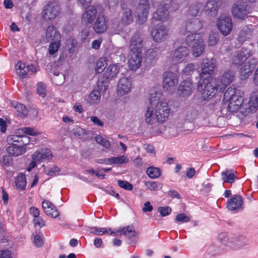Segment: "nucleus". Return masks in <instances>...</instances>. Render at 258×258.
I'll return each instance as SVG.
<instances>
[{
    "mask_svg": "<svg viewBox=\"0 0 258 258\" xmlns=\"http://www.w3.org/2000/svg\"><path fill=\"white\" fill-rule=\"evenodd\" d=\"M195 69L194 65L192 63H189L182 70L183 73L186 75H190Z\"/></svg>",
    "mask_w": 258,
    "mask_h": 258,
    "instance_id": "obj_60",
    "label": "nucleus"
},
{
    "mask_svg": "<svg viewBox=\"0 0 258 258\" xmlns=\"http://www.w3.org/2000/svg\"><path fill=\"white\" fill-rule=\"evenodd\" d=\"M170 108L167 102L158 101L155 106L157 122L162 123L167 120L170 113Z\"/></svg>",
    "mask_w": 258,
    "mask_h": 258,
    "instance_id": "obj_6",
    "label": "nucleus"
},
{
    "mask_svg": "<svg viewBox=\"0 0 258 258\" xmlns=\"http://www.w3.org/2000/svg\"><path fill=\"white\" fill-rule=\"evenodd\" d=\"M132 87V81L131 78L122 77L118 80L116 91L117 93L119 96H122L123 95L128 94Z\"/></svg>",
    "mask_w": 258,
    "mask_h": 258,
    "instance_id": "obj_14",
    "label": "nucleus"
},
{
    "mask_svg": "<svg viewBox=\"0 0 258 258\" xmlns=\"http://www.w3.org/2000/svg\"><path fill=\"white\" fill-rule=\"evenodd\" d=\"M118 232L120 233V235H126L130 238L135 237L138 234L137 232L135 231L134 227L132 226L123 227L121 229L115 232L114 234L117 235V233Z\"/></svg>",
    "mask_w": 258,
    "mask_h": 258,
    "instance_id": "obj_36",
    "label": "nucleus"
},
{
    "mask_svg": "<svg viewBox=\"0 0 258 258\" xmlns=\"http://www.w3.org/2000/svg\"><path fill=\"white\" fill-rule=\"evenodd\" d=\"M159 53V48L155 47L152 49H149L145 52V59L147 62L149 61L150 64H154L156 60V57Z\"/></svg>",
    "mask_w": 258,
    "mask_h": 258,
    "instance_id": "obj_33",
    "label": "nucleus"
},
{
    "mask_svg": "<svg viewBox=\"0 0 258 258\" xmlns=\"http://www.w3.org/2000/svg\"><path fill=\"white\" fill-rule=\"evenodd\" d=\"M61 40L52 41L49 44L48 47V52L50 55H53L55 54L60 47Z\"/></svg>",
    "mask_w": 258,
    "mask_h": 258,
    "instance_id": "obj_45",
    "label": "nucleus"
},
{
    "mask_svg": "<svg viewBox=\"0 0 258 258\" xmlns=\"http://www.w3.org/2000/svg\"><path fill=\"white\" fill-rule=\"evenodd\" d=\"M158 211L162 216H166L171 213V209L169 207H160Z\"/></svg>",
    "mask_w": 258,
    "mask_h": 258,
    "instance_id": "obj_59",
    "label": "nucleus"
},
{
    "mask_svg": "<svg viewBox=\"0 0 258 258\" xmlns=\"http://www.w3.org/2000/svg\"><path fill=\"white\" fill-rule=\"evenodd\" d=\"M221 5L220 0H209L205 7V13L209 16H215Z\"/></svg>",
    "mask_w": 258,
    "mask_h": 258,
    "instance_id": "obj_23",
    "label": "nucleus"
},
{
    "mask_svg": "<svg viewBox=\"0 0 258 258\" xmlns=\"http://www.w3.org/2000/svg\"><path fill=\"white\" fill-rule=\"evenodd\" d=\"M107 66L106 60L105 58L101 57L97 61L95 71L97 73H102Z\"/></svg>",
    "mask_w": 258,
    "mask_h": 258,
    "instance_id": "obj_48",
    "label": "nucleus"
},
{
    "mask_svg": "<svg viewBox=\"0 0 258 258\" xmlns=\"http://www.w3.org/2000/svg\"><path fill=\"white\" fill-rule=\"evenodd\" d=\"M16 186L20 189L25 188L26 185V179L25 174L20 173L16 177L15 179Z\"/></svg>",
    "mask_w": 258,
    "mask_h": 258,
    "instance_id": "obj_43",
    "label": "nucleus"
},
{
    "mask_svg": "<svg viewBox=\"0 0 258 258\" xmlns=\"http://www.w3.org/2000/svg\"><path fill=\"white\" fill-rule=\"evenodd\" d=\"M12 106L16 110L17 115L21 118L25 117L28 113V110L23 104L19 103H12Z\"/></svg>",
    "mask_w": 258,
    "mask_h": 258,
    "instance_id": "obj_34",
    "label": "nucleus"
},
{
    "mask_svg": "<svg viewBox=\"0 0 258 258\" xmlns=\"http://www.w3.org/2000/svg\"><path fill=\"white\" fill-rule=\"evenodd\" d=\"M189 54V50L185 46H181L176 48L173 52L172 60L175 63H181L187 60Z\"/></svg>",
    "mask_w": 258,
    "mask_h": 258,
    "instance_id": "obj_13",
    "label": "nucleus"
},
{
    "mask_svg": "<svg viewBox=\"0 0 258 258\" xmlns=\"http://www.w3.org/2000/svg\"><path fill=\"white\" fill-rule=\"evenodd\" d=\"M198 116V111L195 108H189L185 112L184 119L188 122H192Z\"/></svg>",
    "mask_w": 258,
    "mask_h": 258,
    "instance_id": "obj_39",
    "label": "nucleus"
},
{
    "mask_svg": "<svg viewBox=\"0 0 258 258\" xmlns=\"http://www.w3.org/2000/svg\"><path fill=\"white\" fill-rule=\"evenodd\" d=\"M17 74L21 77L25 78L27 75H32L36 72V69L33 65L25 66L21 62L17 63L16 66Z\"/></svg>",
    "mask_w": 258,
    "mask_h": 258,
    "instance_id": "obj_20",
    "label": "nucleus"
},
{
    "mask_svg": "<svg viewBox=\"0 0 258 258\" xmlns=\"http://www.w3.org/2000/svg\"><path fill=\"white\" fill-rule=\"evenodd\" d=\"M203 27L202 21L198 18L189 19L185 23V29L187 32H194L199 30Z\"/></svg>",
    "mask_w": 258,
    "mask_h": 258,
    "instance_id": "obj_27",
    "label": "nucleus"
},
{
    "mask_svg": "<svg viewBox=\"0 0 258 258\" xmlns=\"http://www.w3.org/2000/svg\"><path fill=\"white\" fill-rule=\"evenodd\" d=\"M46 86L44 83L42 82L38 83L36 91L39 96L43 98L45 97L46 95Z\"/></svg>",
    "mask_w": 258,
    "mask_h": 258,
    "instance_id": "obj_52",
    "label": "nucleus"
},
{
    "mask_svg": "<svg viewBox=\"0 0 258 258\" xmlns=\"http://www.w3.org/2000/svg\"><path fill=\"white\" fill-rule=\"evenodd\" d=\"M51 151L47 148H41L35 151L31 156L32 159L35 160L38 163L49 160L52 158Z\"/></svg>",
    "mask_w": 258,
    "mask_h": 258,
    "instance_id": "obj_18",
    "label": "nucleus"
},
{
    "mask_svg": "<svg viewBox=\"0 0 258 258\" xmlns=\"http://www.w3.org/2000/svg\"><path fill=\"white\" fill-rule=\"evenodd\" d=\"M203 8V5L201 3L192 4L189 7L188 15L193 17L197 16L201 13Z\"/></svg>",
    "mask_w": 258,
    "mask_h": 258,
    "instance_id": "obj_37",
    "label": "nucleus"
},
{
    "mask_svg": "<svg viewBox=\"0 0 258 258\" xmlns=\"http://www.w3.org/2000/svg\"><path fill=\"white\" fill-rule=\"evenodd\" d=\"M95 140L97 143L102 145L105 148L107 149H109L110 148L111 145L110 142L106 138L100 136H97L96 137Z\"/></svg>",
    "mask_w": 258,
    "mask_h": 258,
    "instance_id": "obj_51",
    "label": "nucleus"
},
{
    "mask_svg": "<svg viewBox=\"0 0 258 258\" xmlns=\"http://www.w3.org/2000/svg\"><path fill=\"white\" fill-rule=\"evenodd\" d=\"M34 243L35 246L40 247L43 245V242L42 239L39 235L34 236Z\"/></svg>",
    "mask_w": 258,
    "mask_h": 258,
    "instance_id": "obj_62",
    "label": "nucleus"
},
{
    "mask_svg": "<svg viewBox=\"0 0 258 258\" xmlns=\"http://www.w3.org/2000/svg\"><path fill=\"white\" fill-rule=\"evenodd\" d=\"M223 100L225 101L222 106V110L226 108L229 112H237L243 102L241 93L234 87H229L224 95Z\"/></svg>",
    "mask_w": 258,
    "mask_h": 258,
    "instance_id": "obj_1",
    "label": "nucleus"
},
{
    "mask_svg": "<svg viewBox=\"0 0 258 258\" xmlns=\"http://www.w3.org/2000/svg\"><path fill=\"white\" fill-rule=\"evenodd\" d=\"M220 87L211 78L200 79L198 83V90L201 92L203 99L207 100L213 97Z\"/></svg>",
    "mask_w": 258,
    "mask_h": 258,
    "instance_id": "obj_2",
    "label": "nucleus"
},
{
    "mask_svg": "<svg viewBox=\"0 0 258 258\" xmlns=\"http://www.w3.org/2000/svg\"><path fill=\"white\" fill-rule=\"evenodd\" d=\"M232 13L237 19H244L246 17V5L242 2H237L233 5Z\"/></svg>",
    "mask_w": 258,
    "mask_h": 258,
    "instance_id": "obj_19",
    "label": "nucleus"
},
{
    "mask_svg": "<svg viewBox=\"0 0 258 258\" xmlns=\"http://www.w3.org/2000/svg\"><path fill=\"white\" fill-rule=\"evenodd\" d=\"M234 74L230 71L225 72L219 80L216 81V83L220 85L219 87L220 91L223 90L230 84L234 79Z\"/></svg>",
    "mask_w": 258,
    "mask_h": 258,
    "instance_id": "obj_22",
    "label": "nucleus"
},
{
    "mask_svg": "<svg viewBox=\"0 0 258 258\" xmlns=\"http://www.w3.org/2000/svg\"><path fill=\"white\" fill-rule=\"evenodd\" d=\"M117 182L119 186L121 188L128 190H131L133 189V186L132 184L126 181L118 180Z\"/></svg>",
    "mask_w": 258,
    "mask_h": 258,
    "instance_id": "obj_57",
    "label": "nucleus"
},
{
    "mask_svg": "<svg viewBox=\"0 0 258 258\" xmlns=\"http://www.w3.org/2000/svg\"><path fill=\"white\" fill-rule=\"evenodd\" d=\"M150 10L148 0H140L136 9L137 23L143 24L146 22Z\"/></svg>",
    "mask_w": 258,
    "mask_h": 258,
    "instance_id": "obj_7",
    "label": "nucleus"
},
{
    "mask_svg": "<svg viewBox=\"0 0 258 258\" xmlns=\"http://www.w3.org/2000/svg\"><path fill=\"white\" fill-rule=\"evenodd\" d=\"M30 138L27 136L11 135L8 137L7 141L10 145H17L16 143L26 146Z\"/></svg>",
    "mask_w": 258,
    "mask_h": 258,
    "instance_id": "obj_31",
    "label": "nucleus"
},
{
    "mask_svg": "<svg viewBox=\"0 0 258 258\" xmlns=\"http://www.w3.org/2000/svg\"><path fill=\"white\" fill-rule=\"evenodd\" d=\"M243 200L239 195H235L228 201L227 207L230 211H236L242 209Z\"/></svg>",
    "mask_w": 258,
    "mask_h": 258,
    "instance_id": "obj_28",
    "label": "nucleus"
},
{
    "mask_svg": "<svg viewBox=\"0 0 258 258\" xmlns=\"http://www.w3.org/2000/svg\"><path fill=\"white\" fill-rule=\"evenodd\" d=\"M144 38L140 32L135 33L131 37L129 48L130 52H142Z\"/></svg>",
    "mask_w": 258,
    "mask_h": 258,
    "instance_id": "obj_11",
    "label": "nucleus"
},
{
    "mask_svg": "<svg viewBox=\"0 0 258 258\" xmlns=\"http://www.w3.org/2000/svg\"><path fill=\"white\" fill-rule=\"evenodd\" d=\"M168 34V30L165 25H157L153 26L151 30V35L153 40L157 43L163 42Z\"/></svg>",
    "mask_w": 258,
    "mask_h": 258,
    "instance_id": "obj_8",
    "label": "nucleus"
},
{
    "mask_svg": "<svg viewBox=\"0 0 258 258\" xmlns=\"http://www.w3.org/2000/svg\"><path fill=\"white\" fill-rule=\"evenodd\" d=\"M30 214L33 217V218H37L40 215L39 209L35 207H32L29 210Z\"/></svg>",
    "mask_w": 258,
    "mask_h": 258,
    "instance_id": "obj_61",
    "label": "nucleus"
},
{
    "mask_svg": "<svg viewBox=\"0 0 258 258\" xmlns=\"http://www.w3.org/2000/svg\"><path fill=\"white\" fill-rule=\"evenodd\" d=\"M173 2L170 0H164L158 6L157 11L153 14V21H166L168 19V10L170 6L173 5Z\"/></svg>",
    "mask_w": 258,
    "mask_h": 258,
    "instance_id": "obj_5",
    "label": "nucleus"
},
{
    "mask_svg": "<svg viewBox=\"0 0 258 258\" xmlns=\"http://www.w3.org/2000/svg\"><path fill=\"white\" fill-rule=\"evenodd\" d=\"M33 223L35 227H43L45 226V222L40 216L33 218Z\"/></svg>",
    "mask_w": 258,
    "mask_h": 258,
    "instance_id": "obj_58",
    "label": "nucleus"
},
{
    "mask_svg": "<svg viewBox=\"0 0 258 258\" xmlns=\"http://www.w3.org/2000/svg\"><path fill=\"white\" fill-rule=\"evenodd\" d=\"M19 131L23 134L30 136H36L40 134L39 131L31 127H24L20 129Z\"/></svg>",
    "mask_w": 258,
    "mask_h": 258,
    "instance_id": "obj_50",
    "label": "nucleus"
},
{
    "mask_svg": "<svg viewBox=\"0 0 258 258\" xmlns=\"http://www.w3.org/2000/svg\"><path fill=\"white\" fill-rule=\"evenodd\" d=\"M90 119L93 122V123L95 125L102 126L104 124L103 122L96 116H91Z\"/></svg>",
    "mask_w": 258,
    "mask_h": 258,
    "instance_id": "obj_63",
    "label": "nucleus"
},
{
    "mask_svg": "<svg viewBox=\"0 0 258 258\" xmlns=\"http://www.w3.org/2000/svg\"><path fill=\"white\" fill-rule=\"evenodd\" d=\"M142 52H130L128 60V67L131 70H136L141 65Z\"/></svg>",
    "mask_w": 258,
    "mask_h": 258,
    "instance_id": "obj_21",
    "label": "nucleus"
},
{
    "mask_svg": "<svg viewBox=\"0 0 258 258\" xmlns=\"http://www.w3.org/2000/svg\"><path fill=\"white\" fill-rule=\"evenodd\" d=\"M215 67V62L213 59L208 58L204 59L201 64V73L200 74L201 79H204L210 76L213 73Z\"/></svg>",
    "mask_w": 258,
    "mask_h": 258,
    "instance_id": "obj_17",
    "label": "nucleus"
},
{
    "mask_svg": "<svg viewBox=\"0 0 258 258\" xmlns=\"http://www.w3.org/2000/svg\"><path fill=\"white\" fill-rule=\"evenodd\" d=\"M146 187L150 190H158L162 187V185L159 182L155 181H148L145 182Z\"/></svg>",
    "mask_w": 258,
    "mask_h": 258,
    "instance_id": "obj_49",
    "label": "nucleus"
},
{
    "mask_svg": "<svg viewBox=\"0 0 258 258\" xmlns=\"http://www.w3.org/2000/svg\"><path fill=\"white\" fill-rule=\"evenodd\" d=\"M222 178L224 182L231 183L234 182L236 177L233 172L226 170L221 173Z\"/></svg>",
    "mask_w": 258,
    "mask_h": 258,
    "instance_id": "obj_40",
    "label": "nucleus"
},
{
    "mask_svg": "<svg viewBox=\"0 0 258 258\" xmlns=\"http://www.w3.org/2000/svg\"><path fill=\"white\" fill-rule=\"evenodd\" d=\"M11 252L8 250H0V258H10Z\"/></svg>",
    "mask_w": 258,
    "mask_h": 258,
    "instance_id": "obj_64",
    "label": "nucleus"
},
{
    "mask_svg": "<svg viewBox=\"0 0 258 258\" xmlns=\"http://www.w3.org/2000/svg\"><path fill=\"white\" fill-rule=\"evenodd\" d=\"M251 35V30L248 27H245L239 32L238 39L239 41L243 42L248 39Z\"/></svg>",
    "mask_w": 258,
    "mask_h": 258,
    "instance_id": "obj_44",
    "label": "nucleus"
},
{
    "mask_svg": "<svg viewBox=\"0 0 258 258\" xmlns=\"http://www.w3.org/2000/svg\"><path fill=\"white\" fill-rule=\"evenodd\" d=\"M146 173L151 178H157L160 176L161 171L159 168L152 166L147 169Z\"/></svg>",
    "mask_w": 258,
    "mask_h": 258,
    "instance_id": "obj_46",
    "label": "nucleus"
},
{
    "mask_svg": "<svg viewBox=\"0 0 258 258\" xmlns=\"http://www.w3.org/2000/svg\"><path fill=\"white\" fill-rule=\"evenodd\" d=\"M101 94L98 91H92L88 97V102L90 104H96L99 102Z\"/></svg>",
    "mask_w": 258,
    "mask_h": 258,
    "instance_id": "obj_42",
    "label": "nucleus"
},
{
    "mask_svg": "<svg viewBox=\"0 0 258 258\" xmlns=\"http://www.w3.org/2000/svg\"><path fill=\"white\" fill-rule=\"evenodd\" d=\"M27 151L25 145H10L7 148V152L13 156H18L25 153Z\"/></svg>",
    "mask_w": 258,
    "mask_h": 258,
    "instance_id": "obj_29",
    "label": "nucleus"
},
{
    "mask_svg": "<svg viewBox=\"0 0 258 258\" xmlns=\"http://www.w3.org/2000/svg\"><path fill=\"white\" fill-rule=\"evenodd\" d=\"M107 161L109 164H121L127 163L128 162V159L125 156L121 155L117 157H113L108 158L107 159Z\"/></svg>",
    "mask_w": 258,
    "mask_h": 258,
    "instance_id": "obj_41",
    "label": "nucleus"
},
{
    "mask_svg": "<svg viewBox=\"0 0 258 258\" xmlns=\"http://www.w3.org/2000/svg\"><path fill=\"white\" fill-rule=\"evenodd\" d=\"M247 245H248L247 240L243 237L239 236L233 240L230 246L233 248L238 249L243 248Z\"/></svg>",
    "mask_w": 258,
    "mask_h": 258,
    "instance_id": "obj_38",
    "label": "nucleus"
},
{
    "mask_svg": "<svg viewBox=\"0 0 258 258\" xmlns=\"http://www.w3.org/2000/svg\"><path fill=\"white\" fill-rule=\"evenodd\" d=\"M145 120L147 123L153 124L157 121L156 112L152 106H148L145 114Z\"/></svg>",
    "mask_w": 258,
    "mask_h": 258,
    "instance_id": "obj_32",
    "label": "nucleus"
},
{
    "mask_svg": "<svg viewBox=\"0 0 258 258\" xmlns=\"http://www.w3.org/2000/svg\"><path fill=\"white\" fill-rule=\"evenodd\" d=\"M217 26L223 35H228L232 29L233 25L231 18L226 15H221L217 21Z\"/></svg>",
    "mask_w": 258,
    "mask_h": 258,
    "instance_id": "obj_10",
    "label": "nucleus"
},
{
    "mask_svg": "<svg viewBox=\"0 0 258 258\" xmlns=\"http://www.w3.org/2000/svg\"><path fill=\"white\" fill-rule=\"evenodd\" d=\"M119 66L116 64H110L107 68L105 73L104 76L107 79H112L115 78L119 73Z\"/></svg>",
    "mask_w": 258,
    "mask_h": 258,
    "instance_id": "obj_35",
    "label": "nucleus"
},
{
    "mask_svg": "<svg viewBox=\"0 0 258 258\" xmlns=\"http://www.w3.org/2000/svg\"><path fill=\"white\" fill-rule=\"evenodd\" d=\"M162 93L160 91H156L155 92L151 93L149 101L150 103L152 104L154 102L158 101L162 96Z\"/></svg>",
    "mask_w": 258,
    "mask_h": 258,
    "instance_id": "obj_53",
    "label": "nucleus"
},
{
    "mask_svg": "<svg viewBox=\"0 0 258 258\" xmlns=\"http://www.w3.org/2000/svg\"><path fill=\"white\" fill-rule=\"evenodd\" d=\"M218 34L216 33H212L209 35L208 43L209 46L216 45L218 41Z\"/></svg>",
    "mask_w": 258,
    "mask_h": 258,
    "instance_id": "obj_54",
    "label": "nucleus"
},
{
    "mask_svg": "<svg viewBox=\"0 0 258 258\" xmlns=\"http://www.w3.org/2000/svg\"><path fill=\"white\" fill-rule=\"evenodd\" d=\"M249 103L254 107L258 106V92H253L251 93L249 99Z\"/></svg>",
    "mask_w": 258,
    "mask_h": 258,
    "instance_id": "obj_55",
    "label": "nucleus"
},
{
    "mask_svg": "<svg viewBox=\"0 0 258 258\" xmlns=\"http://www.w3.org/2000/svg\"><path fill=\"white\" fill-rule=\"evenodd\" d=\"M185 42L188 45L191 47L192 54L195 57L200 56L205 49V44L203 37L200 33L188 35Z\"/></svg>",
    "mask_w": 258,
    "mask_h": 258,
    "instance_id": "obj_3",
    "label": "nucleus"
},
{
    "mask_svg": "<svg viewBox=\"0 0 258 258\" xmlns=\"http://www.w3.org/2000/svg\"><path fill=\"white\" fill-rule=\"evenodd\" d=\"M195 89L194 85L190 80H185L182 81L178 87V94L179 96L187 98L193 92Z\"/></svg>",
    "mask_w": 258,
    "mask_h": 258,
    "instance_id": "obj_16",
    "label": "nucleus"
},
{
    "mask_svg": "<svg viewBox=\"0 0 258 258\" xmlns=\"http://www.w3.org/2000/svg\"><path fill=\"white\" fill-rule=\"evenodd\" d=\"M178 83V76L172 72H166L163 76V87L164 90L170 94L176 90Z\"/></svg>",
    "mask_w": 258,
    "mask_h": 258,
    "instance_id": "obj_4",
    "label": "nucleus"
},
{
    "mask_svg": "<svg viewBox=\"0 0 258 258\" xmlns=\"http://www.w3.org/2000/svg\"><path fill=\"white\" fill-rule=\"evenodd\" d=\"M42 207L45 213L48 216L56 218L59 213L54 205L48 200H43Z\"/></svg>",
    "mask_w": 258,
    "mask_h": 258,
    "instance_id": "obj_26",
    "label": "nucleus"
},
{
    "mask_svg": "<svg viewBox=\"0 0 258 258\" xmlns=\"http://www.w3.org/2000/svg\"><path fill=\"white\" fill-rule=\"evenodd\" d=\"M251 55L250 51L242 48L237 51L232 58L233 63L235 64H241L243 63L248 57Z\"/></svg>",
    "mask_w": 258,
    "mask_h": 258,
    "instance_id": "obj_25",
    "label": "nucleus"
},
{
    "mask_svg": "<svg viewBox=\"0 0 258 258\" xmlns=\"http://www.w3.org/2000/svg\"><path fill=\"white\" fill-rule=\"evenodd\" d=\"M45 39L47 42L61 40V36L56 28L52 25H49L46 29Z\"/></svg>",
    "mask_w": 258,
    "mask_h": 258,
    "instance_id": "obj_24",
    "label": "nucleus"
},
{
    "mask_svg": "<svg viewBox=\"0 0 258 258\" xmlns=\"http://www.w3.org/2000/svg\"><path fill=\"white\" fill-rule=\"evenodd\" d=\"M96 21L93 24V29L98 34L103 33L108 28V19L107 17L102 13H99Z\"/></svg>",
    "mask_w": 258,
    "mask_h": 258,
    "instance_id": "obj_12",
    "label": "nucleus"
},
{
    "mask_svg": "<svg viewBox=\"0 0 258 258\" xmlns=\"http://www.w3.org/2000/svg\"><path fill=\"white\" fill-rule=\"evenodd\" d=\"M91 229L93 230V231H91L90 233L99 235H101L104 233H107L108 232H110V235L115 233V232L111 231L110 228H97L96 227H92Z\"/></svg>",
    "mask_w": 258,
    "mask_h": 258,
    "instance_id": "obj_47",
    "label": "nucleus"
},
{
    "mask_svg": "<svg viewBox=\"0 0 258 258\" xmlns=\"http://www.w3.org/2000/svg\"><path fill=\"white\" fill-rule=\"evenodd\" d=\"M175 220L181 223H186L189 222L190 220V218L185 214L180 213L177 215L175 218Z\"/></svg>",
    "mask_w": 258,
    "mask_h": 258,
    "instance_id": "obj_56",
    "label": "nucleus"
},
{
    "mask_svg": "<svg viewBox=\"0 0 258 258\" xmlns=\"http://www.w3.org/2000/svg\"><path fill=\"white\" fill-rule=\"evenodd\" d=\"M60 13V8L56 2L49 3L44 8L42 12V17L46 21L55 19Z\"/></svg>",
    "mask_w": 258,
    "mask_h": 258,
    "instance_id": "obj_9",
    "label": "nucleus"
},
{
    "mask_svg": "<svg viewBox=\"0 0 258 258\" xmlns=\"http://www.w3.org/2000/svg\"><path fill=\"white\" fill-rule=\"evenodd\" d=\"M133 15L131 9L128 7H122L121 22L122 24L127 25L132 23Z\"/></svg>",
    "mask_w": 258,
    "mask_h": 258,
    "instance_id": "obj_30",
    "label": "nucleus"
},
{
    "mask_svg": "<svg viewBox=\"0 0 258 258\" xmlns=\"http://www.w3.org/2000/svg\"><path fill=\"white\" fill-rule=\"evenodd\" d=\"M98 11L94 6L88 7L82 16V22L85 25H91L94 22L98 16Z\"/></svg>",
    "mask_w": 258,
    "mask_h": 258,
    "instance_id": "obj_15",
    "label": "nucleus"
}]
</instances>
